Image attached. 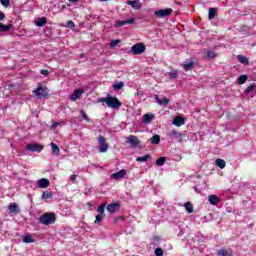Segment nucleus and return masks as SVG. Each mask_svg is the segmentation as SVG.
<instances>
[{"label":"nucleus","instance_id":"obj_1","mask_svg":"<svg viewBox=\"0 0 256 256\" xmlns=\"http://www.w3.org/2000/svg\"><path fill=\"white\" fill-rule=\"evenodd\" d=\"M99 103H106V105H107V107H109V109H119V107H121V105H123L121 103V101H119V99H117V97H113V96L100 98Z\"/></svg>","mask_w":256,"mask_h":256},{"label":"nucleus","instance_id":"obj_2","mask_svg":"<svg viewBox=\"0 0 256 256\" xmlns=\"http://www.w3.org/2000/svg\"><path fill=\"white\" fill-rule=\"evenodd\" d=\"M57 221V217L55 216V213H44L39 217V223L42 225H53Z\"/></svg>","mask_w":256,"mask_h":256},{"label":"nucleus","instance_id":"obj_3","mask_svg":"<svg viewBox=\"0 0 256 256\" xmlns=\"http://www.w3.org/2000/svg\"><path fill=\"white\" fill-rule=\"evenodd\" d=\"M167 137L170 141H176L177 143H181V141H183V133L177 130L168 132Z\"/></svg>","mask_w":256,"mask_h":256},{"label":"nucleus","instance_id":"obj_4","mask_svg":"<svg viewBox=\"0 0 256 256\" xmlns=\"http://www.w3.org/2000/svg\"><path fill=\"white\" fill-rule=\"evenodd\" d=\"M145 49V44L137 43L131 47L130 53H132V55H141L142 53H145Z\"/></svg>","mask_w":256,"mask_h":256},{"label":"nucleus","instance_id":"obj_5","mask_svg":"<svg viewBox=\"0 0 256 256\" xmlns=\"http://www.w3.org/2000/svg\"><path fill=\"white\" fill-rule=\"evenodd\" d=\"M173 13V9L166 8V9H160L154 12V15L158 17L159 19H163L165 17H169Z\"/></svg>","mask_w":256,"mask_h":256},{"label":"nucleus","instance_id":"obj_6","mask_svg":"<svg viewBox=\"0 0 256 256\" xmlns=\"http://www.w3.org/2000/svg\"><path fill=\"white\" fill-rule=\"evenodd\" d=\"M26 151H30L31 153H41L43 151V145L36 143L27 144Z\"/></svg>","mask_w":256,"mask_h":256},{"label":"nucleus","instance_id":"obj_7","mask_svg":"<svg viewBox=\"0 0 256 256\" xmlns=\"http://www.w3.org/2000/svg\"><path fill=\"white\" fill-rule=\"evenodd\" d=\"M98 142H99V152L100 153H107V151L109 149V145H107L105 137L99 136Z\"/></svg>","mask_w":256,"mask_h":256},{"label":"nucleus","instance_id":"obj_8","mask_svg":"<svg viewBox=\"0 0 256 256\" xmlns=\"http://www.w3.org/2000/svg\"><path fill=\"white\" fill-rule=\"evenodd\" d=\"M126 143H128V145H131V147H139V143H141V141L139 140V138H137V136L135 135H130L128 137H126Z\"/></svg>","mask_w":256,"mask_h":256},{"label":"nucleus","instance_id":"obj_9","mask_svg":"<svg viewBox=\"0 0 256 256\" xmlns=\"http://www.w3.org/2000/svg\"><path fill=\"white\" fill-rule=\"evenodd\" d=\"M33 93L36 95V97H38V99H43L48 95L47 88H43L41 86L37 87V89L34 90Z\"/></svg>","mask_w":256,"mask_h":256},{"label":"nucleus","instance_id":"obj_10","mask_svg":"<svg viewBox=\"0 0 256 256\" xmlns=\"http://www.w3.org/2000/svg\"><path fill=\"white\" fill-rule=\"evenodd\" d=\"M3 20H5V14H4L2 11H0V21H3ZM11 27H12L11 24L4 25V24H2V23L0 22V31H1L2 33H5V32H7V31H9V29H11Z\"/></svg>","mask_w":256,"mask_h":256},{"label":"nucleus","instance_id":"obj_11","mask_svg":"<svg viewBox=\"0 0 256 256\" xmlns=\"http://www.w3.org/2000/svg\"><path fill=\"white\" fill-rule=\"evenodd\" d=\"M133 23H135V18H131L128 20H122V21H116L114 23V27L119 28V27H123L124 25H133Z\"/></svg>","mask_w":256,"mask_h":256},{"label":"nucleus","instance_id":"obj_12","mask_svg":"<svg viewBox=\"0 0 256 256\" xmlns=\"http://www.w3.org/2000/svg\"><path fill=\"white\" fill-rule=\"evenodd\" d=\"M127 175V170L121 169L116 173L111 175V179H115V181H119V179H123Z\"/></svg>","mask_w":256,"mask_h":256},{"label":"nucleus","instance_id":"obj_13","mask_svg":"<svg viewBox=\"0 0 256 256\" xmlns=\"http://www.w3.org/2000/svg\"><path fill=\"white\" fill-rule=\"evenodd\" d=\"M84 91L81 89L75 90L71 95H70V101H77V99H81V96L83 95Z\"/></svg>","mask_w":256,"mask_h":256},{"label":"nucleus","instance_id":"obj_14","mask_svg":"<svg viewBox=\"0 0 256 256\" xmlns=\"http://www.w3.org/2000/svg\"><path fill=\"white\" fill-rule=\"evenodd\" d=\"M49 185H51V182H49V179H47V178H42V179L38 180L39 189H47V187H49Z\"/></svg>","mask_w":256,"mask_h":256},{"label":"nucleus","instance_id":"obj_15","mask_svg":"<svg viewBox=\"0 0 256 256\" xmlns=\"http://www.w3.org/2000/svg\"><path fill=\"white\" fill-rule=\"evenodd\" d=\"M106 209L108 213H117V211L120 209V206L117 203H111L107 205Z\"/></svg>","mask_w":256,"mask_h":256},{"label":"nucleus","instance_id":"obj_16","mask_svg":"<svg viewBox=\"0 0 256 256\" xmlns=\"http://www.w3.org/2000/svg\"><path fill=\"white\" fill-rule=\"evenodd\" d=\"M208 201L210 203V205H217L218 203H221V199L219 197H217V195H210L208 197Z\"/></svg>","mask_w":256,"mask_h":256},{"label":"nucleus","instance_id":"obj_17","mask_svg":"<svg viewBox=\"0 0 256 256\" xmlns=\"http://www.w3.org/2000/svg\"><path fill=\"white\" fill-rule=\"evenodd\" d=\"M173 125L181 127V125H185V120L181 116H176L173 120Z\"/></svg>","mask_w":256,"mask_h":256},{"label":"nucleus","instance_id":"obj_18","mask_svg":"<svg viewBox=\"0 0 256 256\" xmlns=\"http://www.w3.org/2000/svg\"><path fill=\"white\" fill-rule=\"evenodd\" d=\"M155 118V115L153 114H145L142 118V123L149 124L153 119Z\"/></svg>","mask_w":256,"mask_h":256},{"label":"nucleus","instance_id":"obj_19","mask_svg":"<svg viewBox=\"0 0 256 256\" xmlns=\"http://www.w3.org/2000/svg\"><path fill=\"white\" fill-rule=\"evenodd\" d=\"M128 5H131L133 9H141V2L139 0L128 1Z\"/></svg>","mask_w":256,"mask_h":256},{"label":"nucleus","instance_id":"obj_20","mask_svg":"<svg viewBox=\"0 0 256 256\" xmlns=\"http://www.w3.org/2000/svg\"><path fill=\"white\" fill-rule=\"evenodd\" d=\"M237 59H238L239 63H242V65H249V58H247V56L238 55Z\"/></svg>","mask_w":256,"mask_h":256},{"label":"nucleus","instance_id":"obj_21","mask_svg":"<svg viewBox=\"0 0 256 256\" xmlns=\"http://www.w3.org/2000/svg\"><path fill=\"white\" fill-rule=\"evenodd\" d=\"M150 143L151 145H159V143H161V137L159 135L152 136Z\"/></svg>","mask_w":256,"mask_h":256},{"label":"nucleus","instance_id":"obj_22","mask_svg":"<svg viewBox=\"0 0 256 256\" xmlns=\"http://www.w3.org/2000/svg\"><path fill=\"white\" fill-rule=\"evenodd\" d=\"M149 159H151V155H145V156H141V157H137L136 161L137 163H147V161H149Z\"/></svg>","mask_w":256,"mask_h":256},{"label":"nucleus","instance_id":"obj_23","mask_svg":"<svg viewBox=\"0 0 256 256\" xmlns=\"http://www.w3.org/2000/svg\"><path fill=\"white\" fill-rule=\"evenodd\" d=\"M10 213H19V206L15 203H10L8 206Z\"/></svg>","mask_w":256,"mask_h":256},{"label":"nucleus","instance_id":"obj_24","mask_svg":"<svg viewBox=\"0 0 256 256\" xmlns=\"http://www.w3.org/2000/svg\"><path fill=\"white\" fill-rule=\"evenodd\" d=\"M45 25H47V18L45 17L39 18L36 22L37 27H45Z\"/></svg>","mask_w":256,"mask_h":256},{"label":"nucleus","instance_id":"obj_25","mask_svg":"<svg viewBox=\"0 0 256 256\" xmlns=\"http://www.w3.org/2000/svg\"><path fill=\"white\" fill-rule=\"evenodd\" d=\"M51 149H52V153L53 155H57L59 156V153H60V149H59V146H57V144L51 142Z\"/></svg>","mask_w":256,"mask_h":256},{"label":"nucleus","instance_id":"obj_26","mask_svg":"<svg viewBox=\"0 0 256 256\" xmlns=\"http://www.w3.org/2000/svg\"><path fill=\"white\" fill-rule=\"evenodd\" d=\"M215 15H217V8H210L208 13V19H215Z\"/></svg>","mask_w":256,"mask_h":256},{"label":"nucleus","instance_id":"obj_27","mask_svg":"<svg viewBox=\"0 0 256 256\" xmlns=\"http://www.w3.org/2000/svg\"><path fill=\"white\" fill-rule=\"evenodd\" d=\"M215 163H216V166L219 167L220 169H225V165H226L225 160L218 158L216 159Z\"/></svg>","mask_w":256,"mask_h":256},{"label":"nucleus","instance_id":"obj_28","mask_svg":"<svg viewBox=\"0 0 256 256\" xmlns=\"http://www.w3.org/2000/svg\"><path fill=\"white\" fill-rule=\"evenodd\" d=\"M22 241H23V243H35V240H34L33 236H31L29 234L24 236L22 238Z\"/></svg>","mask_w":256,"mask_h":256},{"label":"nucleus","instance_id":"obj_29","mask_svg":"<svg viewBox=\"0 0 256 256\" xmlns=\"http://www.w3.org/2000/svg\"><path fill=\"white\" fill-rule=\"evenodd\" d=\"M193 65H195V62L190 61L189 63H184L183 67L185 71H191L193 69Z\"/></svg>","mask_w":256,"mask_h":256},{"label":"nucleus","instance_id":"obj_30","mask_svg":"<svg viewBox=\"0 0 256 256\" xmlns=\"http://www.w3.org/2000/svg\"><path fill=\"white\" fill-rule=\"evenodd\" d=\"M156 103H158V105H169V99L168 98H163V99L156 98Z\"/></svg>","mask_w":256,"mask_h":256},{"label":"nucleus","instance_id":"obj_31","mask_svg":"<svg viewBox=\"0 0 256 256\" xmlns=\"http://www.w3.org/2000/svg\"><path fill=\"white\" fill-rule=\"evenodd\" d=\"M184 207H185L187 213H189V214L193 213V204H191V202H186L184 204Z\"/></svg>","mask_w":256,"mask_h":256},{"label":"nucleus","instance_id":"obj_32","mask_svg":"<svg viewBox=\"0 0 256 256\" xmlns=\"http://www.w3.org/2000/svg\"><path fill=\"white\" fill-rule=\"evenodd\" d=\"M165 161H167L165 157H160L156 160V165L158 167H163V165H165Z\"/></svg>","mask_w":256,"mask_h":256},{"label":"nucleus","instance_id":"obj_33","mask_svg":"<svg viewBox=\"0 0 256 256\" xmlns=\"http://www.w3.org/2000/svg\"><path fill=\"white\" fill-rule=\"evenodd\" d=\"M170 79H177L179 77V71L177 70H172L171 72L168 73Z\"/></svg>","mask_w":256,"mask_h":256},{"label":"nucleus","instance_id":"obj_34","mask_svg":"<svg viewBox=\"0 0 256 256\" xmlns=\"http://www.w3.org/2000/svg\"><path fill=\"white\" fill-rule=\"evenodd\" d=\"M42 199H53V193L49 191H45L42 194Z\"/></svg>","mask_w":256,"mask_h":256},{"label":"nucleus","instance_id":"obj_35","mask_svg":"<svg viewBox=\"0 0 256 256\" xmlns=\"http://www.w3.org/2000/svg\"><path fill=\"white\" fill-rule=\"evenodd\" d=\"M215 57H217V53H215V51L210 50L207 52V58L208 59H215Z\"/></svg>","mask_w":256,"mask_h":256},{"label":"nucleus","instance_id":"obj_36","mask_svg":"<svg viewBox=\"0 0 256 256\" xmlns=\"http://www.w3.org/2000/svg\"><path fill=\"white\" fill-rule=\"evenodd\" d=\"M123 86H124L123 82H118V83L114 84L112 87L116 91H119V90L123 89Z\"/></svg>","mask_w":256,"mask_h":256},{"label":"nucleus","instance_id":"obj_37","mask_svg":"<svg viewBox=\"0 0 256 256\" xmlns=\"http://www.w3.org/2000/svg\"><path fill=\"white\" fill-rule=\"evenodd\" d=\"M247 81V75H241L238 77V83L240 85H243V83H245Z\"/></svg>","mask_w":256,"mask_h":256},{"label":"nucleus","instance_id":"obj_38","mask_svg":"<svg viewBox=\"0 0 256 256\" xmlns=\"http://www.w3.org/2000/svg\"><path fill=\"white\" fill-rule=\"evenodd\" d=\"M80 115H82V118L84 119V121H87V123H90L91 120L89 119V116H87L85 111L80 110Z\"/></svg>","mask_w":256,"mask_h":256},{"label":"nucleus","instance_id":"obj_39","mask_svg":"<svg viewBox=\"0 0 256 256\" xmlns=\"http://www.w3.org/2000/svg\"><path fill=\"white\" fill-rule=\"evenodd\" d=\"M107 204H102L98 207V213L99 215H103V213H105V207H106Z\"/></svg>","mask_w":256,"mask_h":256},{"label":"nucleus","instance_id":"obj_40","mask_svg":"<svg viewBox=\"0 0 256 256\" xmlns=\"http://www.w3.org/2000/svg\"><path fill=\"white\" fill-rule=\"evenodd\" d=\"M119 43H121V40H120V39L112 40V41L110 42V47L113 49V47H117V45H119Z\"/></svg>","mask_w":256,"mask_h":256},{"label":"nucleus","instance_id":"obj_41","mask_svg":"<svg viewBox=\"0 0 256 256\" xmlns=\"http://www.w3.org/2000/svg\"><path fill=\"white\" fill-rule=\"evenodd\" d=\"M0 3L3 7H9V5H11V0H0Z\"/></svg>","mask_w":256,"mask_h":256},{"label":"nucleus","instance_id":"obj_42","mask_svg":"<svg viewBox=\"0 0 256 256\" xmlns=\"http://www.w3.org/2000/svg\"><path fill=\"white\" fill-rule=\"evenodd\" d=\"M66 27H68L69 29H75V22H73V20H69Z\"/></svg>","mask_w":256,"mask_h":256},{"label":"nucleus","instance_id":"obj_43","mask_svg":"<svg viewBox=\"0 0 256 256\" xmlns=\"http://www.w3.org/2000/svg\"><path fill=\"white\" fill-rule=\"evenodd\" d=\"M101 221H103V216H101V214L96 215V219H95L94 223L99 224V223H101Z\"/></svg>","mask_w":256,"mask_h":256},{"label":"nucleus","instance_id":"obj_44","mask_svg":"<svg viewBox=\"0 0 256 256\" xmlns=\"http://www.w3.org/2000/svg\"><path fill=\"white\" fill-rule=\"evenodd\" d=\"M154 253H155L156 256H163V249H161V248H156V249L154 250Z\"/></svg>","mask_w":256,"mask_h":256},{"label":"nucleus","instance_id":"obj_45","mask_svg":"<svg viewBox=\"0 0 256 256\" xmlns=\"http://www.w3.org/2000/svg\"><path fill=\"white\" fill-rule=\"evenodd\" d=\"M40 73H41V75L47 76V75H49V70H41Z\"/></svg>","mask_w":256,"mask_h":256},{"label":"nucleus","instance_id":"obj_46","mask_svg":"<svg viewBox=\"0 0 256 256\" xmlns=\"http://www.w3.org/2000/svg\"><path fill=\"white\" fill-rule=\"evenodd\" d=\"M77 179V175L76 174H72L70 176V181H75Z\"/></svg>","mask_w":256,"mask_h":256},{"label":"nucleus","instance_id":"obj_47","mask_svg":"<svg viewBox=\"0 0 256 256\" xmlns=\"http://www.w3.org/2000/svg\"><path fill=\"white\" fill-rule=\"evenodd\" d=\"M58 125H59V122L53 123V124H52V129H55V127H58Z\"/></svg>","mask_w":256,"mask_h":256},{"label":"nucleus","instance_id":"obj_48","mask_svg":"<svg viewBox=\"0 0 256 256\" xmlns=\"http://www.w3.org/2000/svg\"><path fill=\"white\" fill-rule=\"evenodd\" d=\"M65 9H67V6H66V5H62V6H61V10L63 11V10H65Z\"/></svg>","mask_w":256,"mask_h":256},{"label":"nucleus","instance_id":"obj_49","mask_svg":"<svg viewBox=\"0 0 256 256\" xmlns=\"http://www.w3.org/2000/svg\"><path fill=\"white\" fill-rule=\"evenodd\" d=\"M68 1H70L71 3H77V1L79 0H68Z\"/></svg>","mask_w":256,"mask_h":256},{"label":"nucleus","instance_id":"obj_50","mask_svg":"<svg viewBox=\"0 0 256 256\" xmlns=\"http://www.w3.org/2000/svg\"><path fill=\"white\" fill-rule=\"evenodd\" d=\"M83 57H85V54H81L80 55V58L83 59Z\"/></svg>","mask_w":256,"mask_h":256},{"label":"nucleus","instance_id":"obj_51","mask_svg":"<svg viewBox=\"0 0 256 256\" xmlns=\"http://www.w3.org/2000/svg\"><path fill=\"white\" fill-rule=\"evenodd\" d=\"M154 239H155L156 241H159V238H158V237H155Z\"/></svg>","mask_w":256,"mask_h":256}]
</instances>
